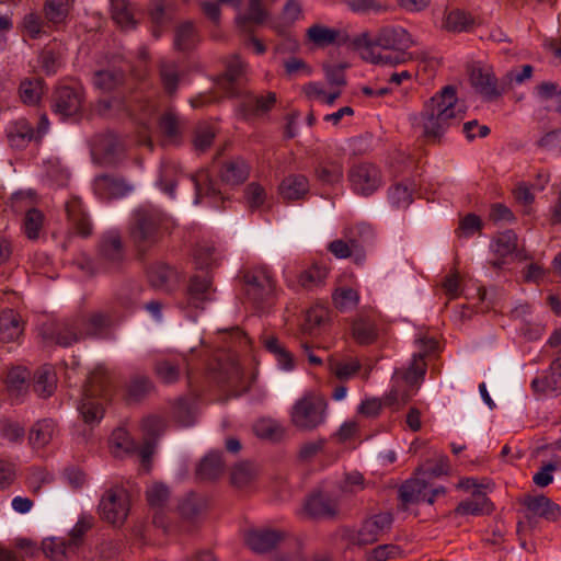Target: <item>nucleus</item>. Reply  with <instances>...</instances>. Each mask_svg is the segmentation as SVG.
Instances as JSON below:
<instances>
[{
    "instance_id": "f257e3e1",
    "label": "nucleus",
    "mask_w": 561,
    "mask_h": 561,
    "mask_svg": "<svg viewBox=\"0 0 561 561\" xmlns=\"http://www.w3.org/2000/svg\"><path fill=\"white\" fill-rule=\"evenodd\" d=\"M457 100L456 88L446 85L425 102L420 114L425 138L439 142L445 131L462 119L461 111L456 110Z\"/></svg>"
},
{
    "instance_id": "f03ea898",
    "label": "nucleus",
    "mask_w": 561,
    "mask_h": 561,
    "mask_svg": "<svg viewBox=\"0 0 561 561\" xmlns=\"http://www.w3.org/2000/svg\"><path fill=\"white\" fill-rule=\"evenodd\" d=\"M162 217L159 213L138 209L134 213L129 229L130 239L140 256H144L162 238Z\"/></svg>"
},
{
    "instance_id": "7ed1b4c3",
    "label": "nucleus",
    "mask_w": 561,
    "mask_h": 561,
    "mask_svg": "<svg viewBox=\"0 0 561 561\" xmlns=\"http://www.w3.org/2000/svg\"><path fill=\"white\" fill-rule=\"evenodd\" d=\"M106 373L103 370L93 371L87 379L83 387L82 399L78 410L89 425L99 424L104 416L102 400L106 397Z\"/></svg>"
},
{
    "instance_id": "20e7f679",
    "label": "nucleus",
    "mask_w": 561,
    "mask_h": 561,
    "mask_svg": "<svg viewBox=\"0 0 561 561\" xmlns=\"http://www.w3.org/2000/svg\"><path fill=\"white\" fill-rule=\"evenodd\" d=\"M328 403L324 398L307 393L291 408L290 420L293 425L305 432H310L324 423Z\"/></svg>"
},
{
    "instance_id": "39448f33",
    "label": "nucleus",
    "mask_w": 561,
    "mask_h": 561,
    "mask_svg": "<svg viewBox=\"0 0 561 561\" xmlns=\"http://www.w3.org/2000/svg\"><path fill=\"white\" fill-rule=\"evenodd\" d=\"M129 510L128 493L119 486L106 490L99 504L101 518L115 527H121L126 522Z\"/></svg>"
},
{
    "instance_id": "423d86ee",
    "label": "nucleus",
    "mask_w": 561,
    "mask_h": 561,
    "mask_svg": "<svg viewBox=\"0 0 561 561\" xmlns=\"http://www.w3.org/2000/svg\"><path fill=\"white\" fill-rule=\"evenodd\" d=\"M243 293L256 308L270 304L274 293V282L266 271L261 268L242 272Z\"/></svg>"
},
{
    "instance_id": "0eeeda50",
    "label": "nucleus",
    "mask_w": 561,
    "mask_h": 561,
    "mask_svg": "<svg viewBox=\"0 0 561 561\" xmlns=\"http://www.w3.org/2000/svg\"><path fill=\"white\" fill-rule=\"evenodd\" d=\"M393 516L390 512H381L366 518L359 530L351 536L352 545L362 547L377 542L392 526Z\"/></svg>"
},
{
    "instance_id": "6e6552de",
    "label": "nucleus",
    "mask_w": 561,
    "mask_h": 561,
    "mask_svg": "<svg viewBox=\"0 0 561 561\" xmlns=\"http://www.w3.org/2000/svg\"><path fill=\"white\" fill-rule=\"evenodd\" d=\"M247 65L239 55H232L226 64L225 72L216 80L217 88L227 98H239L243 95Z\"/></svg>"
},
{
    "instance_id": "1a4fd4ad",
    "label": "nucleus",
    "mask_w": 561,
    "mask_h": 561,
    "mask_svg": "<svg viewBox=\"0 0 561 561\" xmlns=\"http://www.w3.org/2000/svg\"><path fill=\"white\" fill-rule=\"evenodd\" d=\"M520 504L525 507L524 516L530 526H535L537 518L557 522L561 514L560 506L543 494H525Z\"/></svg>"
},
{
    "instance_id": "9d476101",
    "label": "nucleus",
    "mask_w": 561,
    "mask_h": 561,
    "mask_svg": "<svg viewBox=\"0 0 561 561\" xmlns=\"http://www.w3.org/2000/svg\"><path fill=\"white\" fill-rule=\"evenodd\" d=\"M123 153V146L113 133L99 134L91 144V157L94 163L115 165Z\"/></svg>"
},
{
    "instance_id": "9b49d317",
    "label": "nucleus",
    "mask_w": 561,
    "mask_h": 561,
    "mask_svg": "<svg viewBox=\"0 0 561 561\" xmlns=\"http://www.w3.org/2000/svg\"><path fill=\"white\" fill-rule=\"evenodd\" d=\"M470 83L476 92L488 101L499 99L506 89L504 79L499 82L490 67H472L470 70Z\"/></svg>"
},
{
    "instance_id": "f8f14e48",
    "label": "nucleus",
    "mask_w": 561,
    "mask_h": 561,
    "mask_svg": "<svg viewBox=\"0 0 561 561\" xmlns=\"http://www.w3.org/2000/svg\"><path fill=\"white\" fill-rule=\"evenodd\" d=\"M82 105V93L71 87L61 85L56 88L51 95L50 107L60 119L78 114Z\"/></svg>"
},
{
    "instance_id": "ddd939ff",
    "label": "nucleus",
    "mask_w": 561,
    "mask_h": 561,
    "mask_svg": "<svg viewBox=\"0 0 561 561\" xmlns=\"http://www.w3.org/2000/svg\"><path fill=\"white\" fill-rule=\"evenodd\" d=\"M348 178L355 193L368 196L380 186V171L373 164L362 163L351 168Z\"/></svg>"
},
{
    "instance_id": "4468645a",
    "label": "nucleus",
    "mask_w": 561,
    "mask_h": 561,
    "mask_svg": "<svg viewBox=\"0 0 561 561\" xmlns=\"http://www.w3.org/2000/svg\"><path fill=\"white\" fill-rule=\"evenodd\" d=\"M530 387L537 396L558 397L561 394V348L542 376L533 379Z\"/></svg>"
},
{
    "instance_id": "2eb2a0df",
    "label": "nucleus",
    "mask_w": 561,
    "mask_h": 561,
    "mask_svg": "<svg viewBox=\"0 0 561 561\" xmlns=\"http://www.w3.org/2000/svg\"><path fill=\"white\" fill-rule=\"evenodd\" d=\"M416 343L420 351L413 355L412 363L403 375L404 380L410 385H415L423 379L427 367L425 358L438 347L437 341L433 337H421Z\"/></svg>"
},
{
    "instance_id": "dca6fc26",
    "label": "nucleus",
    "mask_w": 561,
    "mask_h": 561,
    "mask_svg": "<svg viewBox=\"0 0 561 561\" xmlns=\"http://www.w3.org/2000/svg\"><path fill=\"white\" fill-rule=\"evenodd\" d=\"M374 43L386 50L409 49L415 44L407 30L396 26L380 28L374 38Z\"/></svg>"
},
{
    "instance_id": "f3484780",
    "label": "nucleus",
    "mask_w": 561,
    "mask_h": 561,
    "mask_svg": "<svg viewBox=\"0 0 561 561\" xmlns=\"http://www.w3.org/2000/svg\"><path fill=\"white\" fill-rule=\"evenodd\" d=\"M305 512L313 519L333 518L337 514V503L329 494L317 492L305 502Z\"/></svg>"
},
{
    "instance_id": "a211bd4d",
    "label": "nucleus",
    "mask_w": 561,
    "mask_h": 561,
    "mask_svg": "<svg viewBox=\"0 0 561 561\" xmlns=\"http://www.w3.org/2000/svg\"><path fill=\"white\" fill-rule=\"evenodd\" d=\"M94 191L104 198H118L133 190L127 181L114 174H101L93 181Z\"/></svg>"
},
{
    "instance_id": "6ab92c4d",
    "label": "nucleus",
    "mask_w": 561,
    "mask_h": 561,
    "mask_svg": "<svg viewBox=\"0 0 561 561\" xmlns=\"http://www.w3.org/2000/svg\"><path fill=\"white\" fill-rule=\"evenodd\" d=\"M285 533L277 529L252 530L247 536V543L257 553H266L275 549L285 539Z\"/></svg>"
},
{
    "instance_id": "aec40b11",
    "label": "nucleus",
    "mask_w": 561,
    "mask_h": 561,
    "mask_svg": "<svg viewBox=\"0 0 561 561\" xmlns=\"http://www.w3.org/2000/svg\"><path fill=\"white\" fill-rule=\"evenodd\" d=\"M219 179L228 186H239L250 176V165L241 158H234L222 163Z\"/></svg>"
},
{
    "instance_id": "412c9836",
    "label": "nucleus",
    "mask_w": 561,
    "mask_h": 561,
    "mask_svg": "<svg viewBox=\"0 0 561 561\" xmlns=\"http://www.w3.org/2000/svg\"><path fill=\"white\" fill-rule=\"evenodd\" d=\"M82 327L83 319L81 317L66 320L56 327L53 337L58 345L68 347L84 339Z\"/></svg>"
},
{
    "instance_id": "4be33fe9",
    "label": "nucleus",
    "mask_w": 561,
    "mask_h": 561,
    "mask_svg": "<svg viewBox=\"0 0 561 561\" xmlns=\"http://www.w3.org/2000/svg\"><path fill=\"white\" fill-rule=\"evenodd\" d=\"M99 259L107 268H116L124 260L123 243L117 234L105 237L99 248Z\"/></svg>"
},
{
    "instance_id": "5701e85b",
    "label": "nucleus",
    "mask_w": 561,
    "mask_h": 561,
    "mask_svg": "<svg viewBox=\"0 0 561 561\" xmlns=\"http://www.w3.org/2000/svg\"><path fill=\"white\" fill-rule=\"evenodd\" d=\"M7 138L11 147L25 148L33 139H37L32 124L24 117L13 121L7 129Z\"/></svg>"
},
{
    "instance_id": "b1692460",
    "label": "nucleus",
    "mask_w": 561,
    "mask_h": 561,
    "mask_svg": "<svg viewBox=\"0 0 561 561\" xmlns=\"http://www.w3.org/2000/svg\"><path fill=\"white\" fill-rule=\"evenodd\" d=\"M276 101L274 92H268L266 96L251 95L238 106L237 112L243 118L263 115L273 108Z\"/></svg>"
},
{
    "instance_id": "393cba45",
    "label": "nucleus",
    "mask_w": 561,
    "mask_h": 561,
    "mask_svg": "<svg viewBox=\"0 0 561 561\" xmlns=\"http://www.w3.org/2000/svg\"><path fill=\"white\" fill-rule=\"evenodd\" d=\"M207 507L208 501L205 496L190 492L179 502L178 512L184 520L194 523L206 512Z\"/></svg>"
},
{
    "instance_id": "a878e982",
    "label": "nucleus",
    "mask_w": 561,
    "mask_h": 561,
    "mask_svg": "<svg viewBox=\"0 0 561 561\" xmlns=\"http://www.w3.org/2000/svg\"><path fill=\"white\" fill-rule=\"evenodd\" d=\"M66 213L68 220L71 222L76 232L82 237H89L92 231V226L88 215L82 209V202L79 197H72L66 205Z\"/></svg>"
},
{
    "instance_id": "bb28decb",
    "label": "nucleus",
    "mask_w": 561,
    "mask_h": 561,
    "mask_svg": "<svg viewBox=\"0 0 561 561\" xmlns=\"http://www.w3.org/2000/svg\"><path fill=\"white\" fill-rule=\"evenodd\" d=\"M224 470L221 453L211 451L198 462L195 476L199 481H214L224 473Z\"/></svg>"
},
{
    "instance_id": "cd10ccee",
    "label": "nucleus",
    "mask_w": 561,
    "mask_h": 561,
    "mask_svg": "<svg viewBox=\"0 0 561 561\" xmlns=\"http://www.w3.org/2000/svg\"><path fill=\"white\" fill-rule=\"evenodd\" d=\"M199 43V34L192 21L180 23L174 31L173 46L179 51H191Z\"/></svg>"
},
{
    "instance_id": "c85d7f7f",
    "label": "nucleus",
    "mask_w": 561,
    "mask_h": 561,
    "mask_svg": "<svg viewBox=\"0 0 561 561\" xmlns=\"http://www.w3.org/2000/svg\"><path fill=\"white\" fill-rule=\"evenodd\" d=\"M57 388L56 374L51 366L45 365L36 369L33 378V390L41 398L50 397Z\"/></svg>"
},
{
    "instance_id": "c756f323",
    "label": "nucleus",
    "mask_w": 561,
    "mask_h": 561,
    "mask_svg": "<svg viewBox=\"0 0 561 561\" xmlns=\"http://www.w3.org/2000/svg\"><path fill=\"white\" fill-rule=\"evenodd\" d=\"M148 279L152 287L161 290H170L173 283L176 282V272L169 265L157 263L149 267Z\"/></svg>"
},
{
    "instance_id": "7c9ffc66",
    "label": "nucleus",
    "mask_w": 561,
    "mask_h": 561,
    "mask_svg": "<svg viewBox=\"0 0 561 561\" xmlns=\"http://www.w3.org/2000/svg\"><path fill=\"white\" fill-rule=\"evenodd\" d=\"M22 327L20 316L12 309L0 312V342L10 343L20 336Z\"/></svg>"
},
{
    "instance_id": "2f4dec72",
    "label": "nucleus",
    "mask_w": 561,
    "mask_h": 561,
    "mask_svg": "<svg viewBox=\"0 0 561 561\" xmlns=\"http://www.w3.org/2000/svg\"><path fill=\"white\" fill-rule=\"evenodd\" d=\"M352 335L358 344H371L378 336L375 321L368 316H359L352 323Z\"/></svg>"
},
{
    "instance_id": "473e14b6",
    "label": "nucleus",
    "mask_w": 561,
    "mask_h": 561,
    "mask_svg": "<svg viewBox=\"0 0 561 561\" xmlns=\"http://www.w3.org/2000/svg\"><path fill=\"white\" fill-rule=\"evenodd\" d=\"M427 481L425 479H411L399 489V499L404 506L417 504L425 500Z\"/></svg>"
},
{
    "instance_id": "72a5a7b5",
    "label": "nucleus",
    "mask_w": 561,
    "mask_h": 561,
    "mask_svg": "<svg viewBox=\"0 0 561 561\" xmlns=\"http://www.w3.org/2000/svg\"><path fill=\"white\" fill-rule=\"evenodd\" d=\"M264 0H249L248 12L236 19L238 26L244 32H252L251 24H263L268 13L263 8Z\"/></svg>"
},
{
    "instance_id": "f704fd0d",
    "label": "nucleus",
    "mask_w": 561,
    "mask_h": 561,
    "mask_svg": "<svg viewBox=\"0 0 561 561\" xmlns=\"http://www.w3.org/2000/svg\"><path fill=\"white\" fill-rule=\"evenodd\" d=\"M455 511L460 515H479L490 513L492 511V503L485 493L480 490H476L472 492V499L460 502Z\"/></svg>"
},
{
    "instance_id": "c9c22d12",
    "label": "nucleus",
    "mask_w": 561,
    "mask_h": 561,
    "mask_svg": "<svg viewBox=\"0 0 561 561\" xmlns=\"http://www.w3.org/2000/svg\"><path fill=\"white\" fill-rule=\"evenodd\" d=\"M309 190V181L302 174L289 175L279 184L280 195L288 201L301 198Z\"/></svg>"
},
{
    "instance_id": "e433bc0d",
    "label": "nucleus",
    "mask_w": 561,
    "mask_h": 561,
    "mask_svg": "<svg viewBox=\"0 0 561 561\" xmlns=\"http://www.w3.org/2000/svg\"><path fill=\"white\" fill-rule=\"evenodd\" d=\"M474 24V19L463 10L454 9L446 12L443 27L447 32L461 33L469 31Z\"/></svg>"
},
{
    "instance_id": "4c0bfd02",
    "label": "nucleus",
    "mask_w": 561,
    "mask_h": 561,
    "mask_svg": "<svg viewBox=\"0 0 561 561\" xmlns=\"http://www.w3.org/2000/svg\"><path fill=\"white\" fill-rule=\"evenodd\" d=\"M210 285L211 280L209 277H202L198 275L193 276L187 288L190 304L196 308H203L201 305L209 300L208 289Z\"/></svg>"
},
{
    "instance_id": "58836bf2",
    "label": "nucleus",
    "mask_w": 561,
    "mask_h": 561,
    "mask_svg": "<svg viewBox=\"0 0 561 561\" xmlns=\"http://www.w3.org/2000/svg\"><path fill=\"white\" fill-rule=\"evenodd\" d=\"M55 424L51 420L36 422L30 431L28 443L33 448H43L53 438Z\"/></svg>"
},
{
    "instance_id": "ea45409f",
    "label": "nucleus",
    "mask_w": 561,
    "mask_h": 561,
    "mask_svg": "<svg viewBox=\"0 0 561 561\" xmlns=\"http://www.w3.org/2000/svg\"><path fill=\"white\" fill-rule=\"evenodd\" d=\"M159 76L164 91L170 95L174 94L180 82L179 65L175 61L160 60Z\"/></svg>"
},
{
    "instance_id": "a19ab883",
    "label": "nucleus",
    "mask_w": 561,
    "mask_h": 561,
    "mask_svg": "<svg viewBox=\"0 0 561 561\" xmlns=\"http://www.w3.org/2000/svg\"><path fill=\"white\" fill-rule=\"evenodd\" d=\"M112 18L125 30H133L137 26V22L131 12L128 0H111Z\"/></svg>"
},
{
    "instance_id": "79ce46f5",
    "label": "nucleus",
    "mask_w": 561,
    "mask_h": 561,
    "mask_svg": "<svg viewBox=\"0 0 561 561\" xmlns=\"http://www.w3.org/2000/svg\"><path fill=\"white\" fill-rule=\"evenodd\" d=\"M125 73L118 69H104L94 73L93 82L102 91L110 92L123 84Z\"/></svg>"
},
{
    "instance_id": "37998d69",
    "label": "nucleus",
    "mask_w": 561,
    "mask_h": 561,
    "mask_svg": "<svg viewBox=\"0 0 561 561\" xmlns=\"http://www.w3.org/2000/svg\"><path fill=\"white\" fill-rule=\"evenodd\" d=\"M153 371L162 382L168 385L176 382L181 376L179 363L164 358L154 362Z\"/></svg>"
},
{
    "instance_id": "c03bdc74",
    "label": "nucleus",
    "mask_w": 561,
    "mask_h": 561,
    "mask_svg": "<svg viewBox=\"0 0 561 561\" xmlns=\"http://www.w3.org/2000/svg\"><path fill=\"white\" fill-rule=\"evenodd\" d=\"M158 128L164 138L173 141L181 136L182 124L180 118L169 111L159 117Z\"/></svg>"
},
{
    "instance_id": "a18cd8bd",
    "label": "nucleus",
    "mask_w": 561,
    "mask_h": 561,
    "mask_svg": "<svg viewBox=\"0 0 561 561\" xmlns=\"http://www.w3.org/2000/svg\"><path fill=\"white\" fill-rule=\"evenodd\" d=\"M43 11L48 22L60 24L69 14V0H46Z\"/></svg>"
},
{
    "instance_id": "49530a36",
    "label": "nucleus",
    "mask_w": 561,
    "mask_h": 561,
    "mask_svg": "<svg viewBox=\"0 0 561 561\" xmlns=\"http://www.w3.org/2000/svg\"><path fill=\"white\" fill-rule=\"evenodd\" d=\"M517 234L511 229L499 232L494 238V252L505 257L517 251Z\"/></svg>"
},
{
    "instance_id": "de8ad7c7",
    "label": "nucleus",
    "mask_w": 561,
    "mask_h": 561,
    "mask_svg": "<svg viewBox=\"0 0 561 561\" xmlns=\"http://www.w3.org/2000/svg\"><path fill=\"white\" fill-rule=\"evenodd\" d=\"M153 388L149 377L137 375L133 377L127 386V396L129 400L139 401L144 399Z\"/></svg>"
},
{
    "instance_id": "09e8293b",
    "label": "nucleus",
    "mask_w": 561,
    "mask_h": 561,
    "mask_svg": "<svg viewBox=\"0 0 561 561\" xmlns=\"http://www.w3.org/2000/svg\"><path fill=\"white\" fill-rule=\"evenodd\" d=\"M43 84L42 79L22 81L19 88L21 100L28 105L36 104L43 94Z\"/></svg>"
},
{
    "instance_id": "8fccbe9b",
    "label": "nucleus",
    "mask_w": 561,
    "mask_h": 561,
    "mask_svg": "<svg viewBox=\"0 0 561 561\" xmlns=\"http://www.w3.org/2000/svg\"><path fill=\"white\" fill-rule=\"evenodd\" d=\"M328 275L325 266L313 264L309 268L302 271L298 276V283L304 288H311L322 284Z\"/></svg>"
},
{
    "instance_id": "3c124183",
    "label": "nucleus",
    "mask_w": 561,
    "mask_h": 561,
    "mask_svg": "<svg viewBox=\"0 0 561 561\" xmlns=\"http://www.w3.org/2000/svg\"><path fill=\"white\" fill-rule=\"evenodd\" d=\"M45 216L37 208H30L26 210L24 217V232L30 240H36L39 237V231L43 228Z\"/></svg>"
},
{
    "instance_id": "603ef678",
    "label": "nucleus",
    "mask_w": 561,
    "mask_h": 561,
    "mask_svg": "<svg viewBox=\"0 0 561 561\" xmlns=\"http://www.w3.org/2000/svg\"><path fill=\"white\" fill-rule=\"evenodd\" d=\"M308 38L318 46L333 44L337 41L339 32L320 24H313L307 31Z\"/></svg>"
},
{
    "instance_id": "864d4df0",
    "label": "nucleus",
    "mask_w": 561,
    "mask_h": 561,
    "mask_svg": "<svg viewBox=\"0 0 561 561\" xmlns=\"http://www.w3.org/2000/svg\"><path fill=\"white\" fill-rule=\"evenodd\" d=\"M253 430L257 437L272 442L279 440L284 435L282 426L273 420H261L255 423Z\"/></svg>"
},
{
    "instance_id": "5fc2aeb1",
    "label": "nucleus",
    "mask_w": 561,
    "mask_h": 561,
    "mask_svg": "<svg viewBox=\"0 0 561 561\" xmlns=\"http://www.w3.org/2000/svg\"><path fill=\"white\" fill-rule=\"evenodd\" d=\"M192 180L196 191V203H199V198L203 194L210 196L220 194V191L216 187V183L206 171H201L196 175H193Z\"/></svg>"
},
{
    "instance_id": "6e6d98bb",
    "label": "nucleus",
    "mask_w": 561,
    "mask_h": 561,
    "mask_svg": "<svg viewBox=\"0 0 561 561\" xmlns=\"http://www.w3.org/2000/svg\"><path fill=\"white\" fill-rule=\"evenodd\" d=\"M142 288L138 284H128L122 287L117 294V301L126 309H134L140 304Z\"/></svg>"
},
{
    "instance_id": "4d7b16f0",
    "label": "nucleus",
    "mask_w": 561,
    "mask_h": 561,
    "mask_svg": "<svg viewBox=\"0 0 561 561\" xmlns=\"http://www.w3.org/2000/svg\"><path fill=\"white\" fill-rule=\"evenodd\" d=\"M255 477V469L249 461L237 463L231 471V482L238 488L248 485Z\"/></svg>"
},
{
    "instance_id": "13d9d810",
    "label": "nucleus",
    "mask_w": 561,
    "mask_h": 561,
    "mask_svg": "<svg viewBox=\"0 0 561 561\" xmlns=\"http://www.w3.org/2000/svg\"><path fill=\"white\" fill-rule=\"evenodd\" d=\"M110 317L105 313L96 312L91 314L87 321L83 320V324H85L84 337L100 336L110 325Z\"/></svg>"
},
{
    "instance_id": "bf43d9fd",
    "label": "nucleus",
    "mask_w": 561,
    "mask_h": 561,
    "mask_svg": "<svg viewBox=\"0 0 561 561\" xmlns=\"http://www.w3.org/2000/svg\"><path fill=\"white\" fill-rule=\"evenodd\" d=\"M68 543L58 538H46L42 542V550L44 554L53 561H62L66 557Z\"/></svg>"
},
{
    "instance_id": "052dcab7",
    "label": "nucleus",
    "mask_w": 561,
    "mask_h": 561,
    "mask_svg": "<svg viewBox=\"0 0 561 561\" xmlns=\"http://www.w3.org/2000/svg\"><path fill=\"white\" fill-rule=\"evenodd\" d=\"M317 178L327 184H333L340 181L343 176V168L336 161H331L327 164H320L316 169Z\"/></svg>"
},
{
    "instance_id": "680f3d73",
    "label": "nucleus",
    "mask_w": 561,
    "mask_h": 561,
    "mask_svg": "<svg viewBox=\"0 0 561 561\" xmlns=\"http://www.w3.org/2000/svg\"><path fill=\"white\" fill-rule=\"evenodd\" d=\"M358 299V294L353 288H339L333 294V302L341 311L356 307Z\"/></svg>"
},
{
    "instance_id": "e2e57ef3",
    "label": "nucleus",
    "mask_w": 561,
    "mask_h": 561,
    "mask_svg": "<svg viewBox=\"0 0 561 561\" xmlns=\"http://www.w3.org/2000/svg\"><path fill=\"white\" fill-rule=\"evenodd\" d=\"M194 260L197 268L207 270L216 264V249L209 244H198L194 250Z\"/></svg>"
},
{
    "instance_id": "0e129e2a",
    "label": "nucleus",
    "mask_w": 561,
    "mask_h": 561,
    "mask_svg": "<svg viewBox=\"0 0 561 561\" xmlns=\"http://www.w3.org/2000/svg\"><path fill=\"white\" fill-rule=\"evenodd\" d=\"M111 444L115 456H118L117 449H121L126 454H134L137 449V443H135L122 428L113 432L111 436Z\"/></svg>"
},
{
    "instance_id": "69168bd1",
    "label": "nucleus",
    "mask_w": 561,
    "mask_h": 561,
    "mask_svg": "<svg viewBox=\"0 0 561 561\" xmlns=\"http://www.w3.org/2000/svg\"><path fill=\"white\" fill-rule=\"evenodd\" d=\"M147 502L151 507L161 508L170 497V491L163 483H154L146 491Z\"/></svg>"
},
{
    "instance_id": "338daca9",
    "label": "nucleus",
    "mask_w": 561,
    "mask_h": 561,
    "mask_svg": "<svg viewBox=\"0 0 561 561\" xmlns=\"http://www.w3.org/2000/svg\"><path fill=\"white\" fill-rule=\"evenodd\" d=\"M482 228V220L473 213L467 214L460 219L456 230L458 237L470 238Z\"/></svg>"
},
{
    "instance_id": "774afa93",
    "label": "nucleus",
    "mask_w": 561,
    "mask_h": 561,
    "mask_svg": "<svg viewBox=\"0 0 561 561\" xmlns=\"http://www.w3.org/2000/svg\"><path fill=\"white\" fill-rule=\"evenodd\" d=\"M215 139V131L210 126H198L195 129L193 146L195 151L205 152Z\"/></svg>"
}]
</instances>
